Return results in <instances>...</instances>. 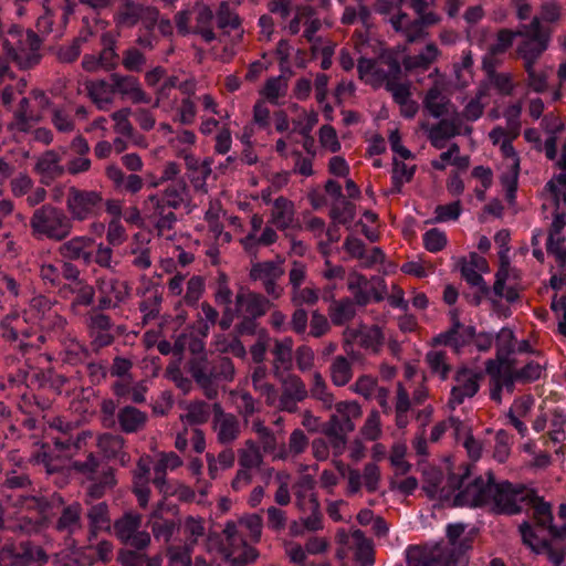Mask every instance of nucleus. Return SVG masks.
<instances>
[{"instance_id": "nucleus-63", "label": "nucleus", "mask_w": 566, "mask_h": 566, "mask_svg": "<svg viewBox=\"0 0 566 566\" xmlns=\"http://www.w3.org/2000/svg\"><path fill=\"white\" fill-rule=\"evenodd\" d=\"M329 216L335 223L344 226L349 224L355 218V207L345 199L334 201Z\"/></svg>"}, {"instance_id": "nucleus-41", "label": "nucleus", "mask_w": 566, "mask_h": 566, "mask_svg": "<svg viewBox=\"0 0 566 566\" xmlns=\"http://www.w3.org/2000/svg\"><path fill=\"white\" fill-rule=\"evenodd\" d=\"M193 12L196 14V25L192 29V33L199 34L203 41L210 43L216 39V34L212 29L213 12L209 6L197 2L193 6Z\"/></svg>"}, {"instance_id": "nucleus-25", "label": "nucleus", "mask_w": 566, "mask_h": 566, "mask_svg": "<svg viewBox=\"0 0 566 566\" xmlns=\"http://www.w3.org/2000/svg\"><path fill=\"white\" fill-rule=\"evenodd\" d=\"M524 509L532 511V517L539 530L546 531L553 537H562V532L553 524L551 504L544 502L533 490L530 492Z\"/></svg>"}, {"instance_id": "nucleus-42", "label": "nucleus", "mask_w": 566, "mask_h": 566, "mask_svg": "<svg viewBox=\"0 0 566 566\" xmlns=\"http://www.w3.org/2000/svg\"><path fill=\"white\" fill-rule=\"evenodd\" d=\"M565 426H566V413L559 409H554L553 411H551L549 417H548V426H547L548 440L553 443H563L566 439ZM555 453L557 455L566 454V446L560 444L555 450Z\"/></svg>"}, {"instance_id": "nucleus-10", "label": "nucleus", "mask_w": 566, "mask_h": 566, "mask_svg": "<svg viewBox=\"0 0 566 566\" xmlns=\"http://www.w3.org/2000/svg\"><path fill=\"white\" fill-rule=\"evenodd\" d=\"M283 262L280 258L272 261L254 262L249 272L251 281L260 282L265 294L272 300H279L284 294V287L279 284L284 275Z\"/></svg>"}, {"instance_id": "nucleus-40", "label": "nucleus", "mask_w": 566, "mask_h": 566, "mask_svg": "<svg viewBox=\"0 0 566 566\" xmlns=\"http://www.w3.org/2000/svg\"><path fill=\"white\" fill-rule=\"evenodd\" d=\"M310 446V440L302 429H294L287 441L286 447H281L273 455V460L286 461L295 459L303 454Z\"/></svg>"}, {"instance_id": "nucleus-54", "label": "nucleus", "mask_w": 566, "mask_h": 566, "mask_svg": "<svg viewBox=\"0 0 566 566\" xmlns=\"http://www.w3.org/2000/svg\"><path fill=\"white\" fill-rule=\"evenodd\" d=\"M151 532L156 539H163L165 543H168L172 537L176 523L171 520H164L159 516V510H155L148 521Z\"/></svg>"}, {"instance_id": "nucleus-3", "label": "nucleus", "mask_w": 566, "mask_h": 566, "mask_svg": "<svg viewBox=\"0 0 566 566\" xmlns=\"http://www.w3.org/2000/svg\"><path fill=\"white\" fill-rule=\"evenodd\" d=\"M464 532L462 524H451L447 528L448 545L412 546L407 551L408 566H453L458 558L457 539Z\"/></svg>"}, {"instance_id": "nucleus-59", "label": "nucleus", "mask_w": 566, "mask_h": 566, "mask_svg": "<svg viewBox=\"0 0 566 566\" xmlns=\"http://www.w3.org/2000/svg\"><path fill=\"white\" fill-rule=\"evenodd\" d=\"M356 314L355 302L349 298L340 300L329 308V317L334 325L340 326L350 321Z\"/></svg>"}, {"instance_id": "nucleus-16", "label": "nucleus", "mask_w": 566, "mask_h": 566, "mask_svg": "<svg viewBox=\"0 0 566 566\" xmlns=\"http://www.w3.org/2000/svg\"><path fill=\"white\" fill-rule=\"evenodd\" d=\"M95 289L98 293L101 310L115 308L124 303L129 295V287L125 281L108 275L97 276Z\"/></svg>"}, {"instance_id": "nucleus-6", "label": "nucleus", "mask_w": 566, "mask_h": 566, "mask_svg": "<svg viewBox=\"0 0 566 566\" xmlns=\"http://www.w3.org/2000/svg\"><path fill=\"white\" fill-rule=\"evenodd\" d=\"M186 275L178 272L167 281L168 296L180 297L175 303L176 319L179 324H184L188 317L187 312L182 308L184 304L193 306L201 298L205 291V280L202 276L193 275L186 283V292L181 297L185 290Z\"/></svg>"}, {"instance_id": "nucleus-21", "label": "nucleus", "mask_w": 566, "mask_h": 566, "mask_svg": "<svg viewBox=\"0 0 566 566\" xmlns=\"http://www.w3.org/2000/svg\"><path fill=\"white\" fill-rule=\"evenodd\" d=\"M447 116L428 129V139L437 149H442L447 140L452 137L469 135L472 132V127L462 123L459 116L453 114Z\"/></svg>"}, {"instance_id": "nucleus-36", "label": "nucleus", "mask_w": 566, "mask_h": 566, "mask_svg": "<svg viewBox=\"0 0 566 566\" xmlns=\"http://www.w3.org/2000/svg\"><path fill=\"white\" fill-rule=\"evenodd\" d=\"M106 177L112 181L115 189L132 195L139 192L144 187V180L139 175L125 172L115 164L105 169Z\"/></svg>"}, {"instance_id": "nucleus-61", "label": "nucleus", "mask_w": 566, "mask_h": 566, "mask_svg": "<svg viewBox=\"0 0 566 566\" xmlns=\"http://www.w3.org/2000/svg\"><path fill=\"white\" fill-rule=\"evenodd\" d=\"M266 378L268 369L263 365L256 366L251 374L253 388L264 395L266 397L268 403L271 405L272 399L275 397V388L266 380Z\"/></svg>"}, {"instance_id": "nucleus-7", "label": "nucleus", "mask_w": 566, "mask_h": 566, "mask_svg": "<svg viewBox=\"0 0 566 566\" xmlns=\"http://www.w3.org/2000/svg\"><path fill=\"white\" fill-rule=\"evenodd\" d=\"M518 36L524 40L517 46V54L525 65H534L543 52L547 49L549 34L539 23L538 17H534L528 24H522L517 29Z\"/></svg>"}, {"instance_id": "nucleus-45", "label": "nucleus", "mask_w": 566, "mask_h": 566, "mask_svg": "<svg viewBox=\"0 0 566 566\" xmlns=\"http://www.w3.org/2000/svg\"><path fill=\"white\" fill-rule=\"evenodd\" d=\"M190 373L197 384L203 389L205 396L208 399H213L218 390L213 384V370L208 369L206 360L197 359L191 361Z\"/></svg>"}, {"instance_id": "nucleus-64", "label": "nucleus", "mask_w": 566, "mask_h": 566, "mask_svg": "<svg viewBox=\"0 0 566 566\" xmlns=\"http://www.w3.org/2000/svg\"><path fill=\"white\" fill-rule=\"evenodd\" d=\"M287 91L286 81L281 77H271L265 82L261 94L272 104H279V99L284 97Z\"/></svg>"}, {"instance_id": "nucleus-49", "label": "nucleus", "mask_w": 566, "mask_h": 566, "mask_svg": "<svg viewBox=\"0 0 566 566\" xmlns=\"http://www.w3.org/2000/svg\"><path fill=\"white\" fill-rule=\"evenodd\" d=\"M38 120L39 117L30 111L29 99L23 97L14 112V117L10 126L19 132H28Z\"/></svg>"}, {"instance_id": "nucleus-12", "label": "nucleus", "mask_w": 566, "mask_h": 566, "mask_svg": "<svg viewBox=\"0 0 566 566\" xmlns=\"http://www.w3.org/2000/svg\"><path fill=\"white\" fill-rule=\"evenodd\" d=\"M347 287L354 296V302L358 305H366L371 300L381 301L387 294L386 284L380 277H373L371 281L353 271L347 277Z\"/></svg>"}, {"instance_id": "nucleus-14", "label": "nucleus", "mask_w": 566, "mask_h": 566, "mask_svg": "<svg viewBox=\"0 0 566 566\" xmlns=\"http://www.w3.org/2000/svg\"><path fill=\"white\" fill-rule=\"evenodd\" d=\"M143 209L158 235L170 239V231L178 220L175 213L176 209L164 205L157 195H149L143 202Z\"/></svg>"}, {"instance_id": "nucleus-23", "label": "nucleus", "mask_w": 566, "mask_h": 566, "mask_svg": "<svg viewBox=\"0 0 566 566\" xmlns=\"http://www.w3.org/2000/svg\"><path fill=\"white\" fill-rule=\"evenodd\" d=\"M344 339L346 343H357L366 352L378 355L385 344V334L378 325H361L357 328H346Z\"/></svg>"}, {"instance_id": "nucleus-2", "label": "nucleus", "mask_w": 566, "mask_h": 566, "mask_svg": "<svg viewBox=\"0 0 566 566\" xmlns=\"http://www.w3.org/2000/svg\"><path fill=\"white\" fill-rule=\"evenodd\" d=\"M29 226L32 235L39 240L61 242L73 232L72 219L52 203H43L36 208L30 217Z\"/></svg>"}, {"instance_id": "nucleus-48", "label": "nucleus", "mask_w": 566, "mask_h": 566, "mask_svg": "<svg viewBox=\"0 0 566 566\" xmlns=\"http://www.w3.org/2000/svg\"><path fill=\"white\" fill-rule=\"evenodd\" d=\"M353 375L352 361L347 357L338 355L333 358L329 365V377L335 386H346L352 380Z\"/></svg>"}, {"instance_id": "nucleus-38", "label": "nucleus", "mask_w": 566, "mask_h": 566, "mask_svg": "<svg viewBox=\"0 0 566 566\" xmlns=\"http://www.w3.org/2000/svg\"><path fill=\"white\" fill-rule=\"evenodd\" d=\"M119 428L125 433H136L145 429L148 415L134 406H125L117 412Z\"/></svg>"}, {"instance_id": "nucleus-17", "label": "nucleus", "mask_w": 566, "mask_h": 566, "mask_svg": "<svg viewBox=\"0 0 566 566\" xmlns=\"http://www.w3.org/2000/svg\"><path fill=\"white\" fill-rule=\"evenodd\" d=\"M347 474L348 481L345 489L347 496L360 494L363 489L367 493H375L381 483V471L376 462H367L361 471L355 468L349 470Z\"/></svg>"}, {"instance_id": "nucleus-29", "label": "nucleus", "mask_w": 566, "mask_h": 566, "mask_svg": "<svg viewBox=\"0 0 566 566\" xmlns=\"http://www.w3.org/2000/svg\"><path fill=\"white\" fill-rule=\"evenodd\" d=\"M268 223L281 231L297 228L300 224L296 219L294 203L283 196L275 198L272 202Z\"/></svg>"}, {"instance_id": "nucleus-44", "label": "nucleus", "mask_w": 566, "mask_h": 566, "mask_svg": "<svg viewBox=\"0 0 566 566\" xmlns=\"http://www.w3.org/2000/svg\"><path fill=\"white\" fill-rule=\"evenodd\" d=\"M125 440L119 434L104 433L97 438L98 449L107 458H116L122 464H126L129 460L128 454L124 451Z\"/></svg>"}, {"instance_id": "nucleus-43", "label": "nucleus", "mask_w": 566, "mask_h": 566, "mask_svg": "<svg viewBox=\"0 0 566 566\" xmlns=\"http://www.w3.org/2000/svg\"><path fill=\"white\" fill-rule=\"evenodd\" d=\"M224 543L222 544L221 552L224 557H231L234 554L241 553L248 545V538L239 530L234 522L226 524L223 530Z\"/></svg>"}, {"instance_id": "nucleus-57", "label": "nucleus", "mask_w": 566, "mask_h": 566, "mask_svg": "<svg viewBox=\"0 0 566 566\" xmlns=\"http://www.w3.org/2000/svg\"><path fill=\"white\" fill-rule=\"evenodd\" d=\"M235 524L250 542L258 543L260 541L263 521L259 514L243 516Z\"/></svg>"}, {"instance_id": "nucleus-11", "label": "nucleus", "mask_w": 566, "mask_h": 566, "mask_svg": "<svg viewBox=\"0 0 566 566\" xmlns=\"http://www.w3.org/2000/svg\"><path fill=\"white\" fill-rule=\"evenodd\" d=\"M531 489L509 482L493 484L490 505L499 513L515 514L524 509Z\"/></svg>"}, {"instance_id": "nucleus-35", "label": "nucleus", "mask_w": 566, "mask_h": 566, "mask_svg": "<svg viewBox=\"0 0 566 566\" xmlns=\"http://www.w3.org/2000/svg\"><path fill=\"white\" fill-rule=\"evenodd\" d=\"M293 345L294 342L291 337L274 339L271 353L273 355L272 368L276 377L292 369L294 357Z\"/></svg>"}, {"instance_id": "nucleus-20", "label": "nucleus", "mask_w": 566, "mask_h": 566, "mask_svg": "<svg viewBox=\"0 0 566 566\" xmlns=\"http://www.w3.org/2000/svg\"><path fill=\"white\" fill-rule=\"evenodd\" d=\"M502 153V175L501 184L505 190L509 201H513L517 188V178L520 172V158L514 150L511 139H504L500 146Z\"/></svg>"}, {"instance_id": "nucleus-31", "label": "nucleus", "mask_w": 566, "mask_h": 566, "mask_svg": "<svg viewBox=\"0 0 566 566\" xmlns=\"http://www.w3.org/2000/svg\"><path fill=\"white\" fill-rule=\"evenodd\" d=\"M83 507L80 502L64 505L55 522V530L66 536H73L83 530Z\"/></svg>"}, {"instance_id": "nucleus-26", "label": "nucleus", "mask_w": 566, "mask_h": 566, "mask_svg": "<svg viewBox=\"0 0 566 566\" xmlns=\"http://www.w3.org/2000/svg\"><path fill=\"white\" fill-rule=\"evenodd\" d=\"M61 161L62 156L53 149L46 150L35 158L33 171L40 177L42 185L49 186L64 175L65 167Z\"/></svg>"}, {"instance_id": "nucleus-53", "label": "nucleus", "mask_w": 566, "mask_h": 566, "mask_svg": "<svg viewBox=\"0 0 566 566\" xmlns=\"http://www.w3.org/2000/svg\"><path fill=\"white\" fill-rule=\"evenodd\" d=\"M392 188L391 192L399 193L405 184L409 182L416 171L415 165H408L397 157L394 158L392 163Z\"/></svg>"}, {"instance_id": "nucleus-34", "label": "nucleus", "mask_w": 566, "mask_h": 566, "mask_svg": "<svg viewBox=\"0 0 566 566\" xmlns=\"http://www.w3.org/2000/svg\"><path fill=\"white\" fill-rule=\"evenodd\" d=\"M155 195L164 205L176 210L190 201V188L184 178L165 185L164 189Z\"/></svg>"}, {"instance_id": "nucleus-52", "label": "nucleus", "mask_w": 566, "mask_h": 566, "mask_svg": "<svg viewBox=\"0 0 566 566\" xmlns=\"http://www.w3.org/2000/svg\"><path fill=\"white\" fill-rule=\"evenodd\" d=\"M515 352L514 333L509 327H503L496 336V359L497 363H511L509 356Z\"/></svg>"}, {"instance_id": "nucleus-56", "label": "nucleus", "mask_w": 566, "mask_h": 566, "mask_svg": "<svg viewBox=\"0 0 566 566\" xmlns=\"http://www.w3.org/2000/svg\"><path fill=\"white\" fill-rule=\"evenodd\" d=\"M510 266L507 263H502L501 268L496 272L493 291L499 297H504L509 302H513L517 298L518 294L513 286H506V282L510 279Z\"/></svg>"}, {"instance_id": "nucleus-5", "label": "nucleus", "mask_w": 566, "mask_h": 566, "mask_svg": "<svg viewBox=\"0 0 566 566\" xmlns=\"http://www.w3.org/2000/svg\"><path fill=\"white\" fill-rule=\"evenodd\" d=\"M494 479L491 473L485 478L479 476L470 480L469 470L463 469V473H453L449 478V485L453 490H459L454 496V504L459 506H481L490 504Z\"/></svg>"}, {"instance_id": "nucleus-46", "label": "nucleus", "mask_w": 566, "mask_h": 566, "mask_svg": "<svg viewBox=\"0 0 566 566\" xmlns=\"http://www.w3.org/2000/svg\"><path fill=\"white\" fill-rule=\"evenodd\" d=\"M263 454L256 441L248 439L243 447L238 450L239 467L258 470L263 463Z\"/></svg>"}, {"instance_id": "nucleus-39", "label": "nucleus", "mask_w": 566, "mask_h": 566, "mask_svg": "<svg viewBox=\"0 0 566 566\" xmlns=\"http://www.w3.org/2000/svg\"><path fill=\"white\" fill-rule=\"evenodd\" d=\"M394 30L406 38L407 42L413 43L421 40L426 32L421 28V21L411 19L408 14L399 12L389 19Z\"/></svg>"}, {"instance_id": "nucleus-30", "label": "nucleus", "mask_w": 566, "mask_h": 566, "mask_svg": "<svg viewBox=\"0 0 566 566\" xmlns=\"http://www.w3.org/2000/svg\"><path fill=\"white\" fill-rule=\"evenodd\" d=\"M549 286L554 291L551 308L558 319V332L566 337V275L558 273L552 275Z\"/></svg>"}, {"instance_id": "nucleus-22", "label": "nucleus", "mask_w": 566, "mask_h": 566, "mask_svg": "<svg viewBox=\"0 0 566 566\" xmlns=\"http://www.w3.org/2000/svg\"><path fill=\"white\" fill-rule=\"evenodd\" d=\"M213 418L211 422L212 431L220 444H232L241 434V424L238 417L226 412L219 403H214Z\"/></svg>"}, {"instance_id": "nucleus-32", "label": "nucleus", "mask_w": 566, "mask_h": 566, "mask_svg": "<svg viewBox=\"0 0 566 566\" xmlns=\"http://www.w3.org/2000/svg\"><path fill=\"white\" fill-rule=\"evenodd\" d=\"M93 244V240L86 235H77L63 242L59 249V254L69 261L82 260L88 264L92 261V253L90 248Z\"/></svg>"}, {"instance_id": "nucleus-18", "label": "nucleus", "mask_w": 566, "mask_h": 566, "mask_svg": "<svg viewBox=\"0 0 566 566\" xmlns=\"http://www.w3.org/2000/svg\"><path fill=\"white\" fill-rule=\"evenodd\" d=\"M422 104L424 109L434 118L453 113L454 107L450 99L449 83L444 77L437 76L426 92Z\"/></svg>"}, {"instance_id": "nucleus-9", "label": "nucleus", "mask_w": 566, "mask_h": 566, "mask_svg": "<svg viewBox=\"0 0 566 566\" xmlns=\"http://www.w3.org/2000/svg\"><path fill=\"white\" fill-rule=\"evenodd\" d=\"M143 516L129 511L117 518L114 524L115 536L125 545L142 551L149 546L151 538L147 531L140 530Z\"/></svg>"}, {"instance_id": "nucleus-55", "label": "nucleus", "mask_w": 566, "mask_h": 566, "mask_svg": "<svg viewBox=\"0 0 566 566\" xmlns=\"http://www.w3.org/2000/svg\"><path fill=\"white\" fill-rule=\"evenodd\" d=\"M440 54L439 49L434 43H429L426 45L423 51L415 56H407L403 59V65L406 69H427L431 63H433Z\"/></svg>"}, {"instance_id": "nucleus-62", "label": "nucleus", "mask_w": 566, "mask_h": 566, "mask_svg": "<svg viewBox=\"0 0 566 566\" xmlns=\"http://www.w3.org/2000/svg\"><path fill=\"white\" fill-rule=\"evenodd\" d=\"M359 433L363 437V439L367 441H376L381 437L382 424L380 420V415L377 410H371L368 413L364 424L359 430Z\"/></svg>"}, {"instance_id": "nucleus-4", "label": "nucleus", "mask_w": 566, "mask_h": 566, "mask_svg": "<svg viewBox=\"0 0 566 566\" xmlns=\"http://www.w3.org/2000/svg\"><path fill=\"white\" fill-rule=\"evenodd\" d=\"M405 46L384 50L377 59H359L357 63L358 76L373 87L387 86L388 82L398 80L401 73L398 52H405Z\"/></svg>"}, {"instance_id": "nucleus-60", "label": "nucleus", "mask_w": 566, "mask_h": 566, "mask_svg": "<svg viewBox=\"0 0 566 566\" xmlns=\"http://www.w3.org/2000/svg\"><path fill=\"white\" fill-rule=\"evenodd\" d=\"M197 142V136L188 129L178 130L171 136L167 143L174 149L177 157L191 151Z\"/></svg>"}, {"instance_id": "nucleus-50", "label": "nucleus", "mask_w": 566, "mask_h": 566, "mask_svg": "<svg viewBox=\"0 0 566 566\" xmlns=\"http://www.w3.org/2000/svg\"><path fill=\"white\" fill-rule=\"evenodd\" d=\"M472 336L471 328H464L459 322L453 324V327L444 334L439 335L436 340L459 350L467 339Z\"/></svg>"}, {"instance_id": "nucleus-58", "label": "nucleus", "mask_w": 566, "mask_h": 566, "mask_svg": "<svg viewBox=\"0 0 566 566\" xmlns=\"http://www.w3.org/2000/svg\"><path fill=\"white\" fill-rule=\"evenodd\" d=\"M210 406L205 401H192L185 407V412L180 416L181 421L190 424L205 423L210 417Z\"/></svg>"}, {"instance_id": "nucleus-13", "label": "nucleus", "mask_w": 566, "mask_h": 566, "mask_svg": "<svg viewBox=\"0 0 566 566\" xmlns=\"http://www.w3.org/2000/svg\"><path fill=\"white\" fill-rule=\"evenodd\" d=\"M485 371L490 376V396L494 401H502L503 391L513 392L518 379L515 377L512 363H497L489 359L485 363Z\"/></svg>"}, {"instance_id": "nucleus-51", "label": "nucleus", "mask_w": 566, "mask_h": 566, "mask_svg": "<svg viewBox=\"0 0 566 566\" xmlns=\"http://www.w3.org/2000/svg\"><path fill=\"white\" fill-rule=\"evenodd\" d=\"M181 530L185 536L186 546L191 549L199 538L206 534L205 523L202 518L187 516L181 523Z\"/></svg>"}, {"instance_id": "nucleus-8", "label": "nucleus", "mask_w": 566, "mask_h": 566, "mask_svg": "<svg viewBox=\"0 0 566 566\" xmlns=\"http://www.w3.org/2000/svg\"><path fill=\"white\" fill-rule=\"evenodd\" d=\"M102 195L94 190H81L75 187L69 189L66 196L67 216L74 221L83 222L98 214L102 206Z\"/></svg>"}, {"instance_id": "nucleus-33", "label": "nucleus", "mask_w": 566, "mask_h": 566, "mask_svg": "<svg viewBox=\"0 0 566 566\" xmlns=\"http://www.w3.org/2000/svg\"><path fill=\"white\" fill-rule=\"evenodd\" d=\"M86 505H88L86 512V518L88 523L90 538L96 537L99 532L109 531L112 527L109 506L106 502H98L91 504L85 499Z\"/></svg>"}, {"instance_id": "nucleus-47", "label": "nucleus", "mask_w": 566, "mask_h": 566, "mask_svg": "<svg viewBox=\"0 0 566 566\" xmlns=\"http://www.w3.org/2000/svg\"><path fill=\"white\" fill-rule=\"evenodd\" d=\"M308 395L321 402L324 409H332L335 405V397L328 389L327 382L319 371H313Z\"/></svg>"}, {"instance_id": "nucleus-24", "label": "nucleus", "mask_w": 566, "mask_h": 566, "mask_svg": "<svg viewBox=\"0 0 566 566\" xmlns=\"http://www.w3.org/2000/svg\"><path fill=\"white\" fill-rule=\"evenodd\" d=\"M308 390L304 381L296 375H289L282 380V394L277 408L293 413L297 410V403L306 399Z\"/></svg>"}, {"instance_id": "nucleus-27", "label": "nucleus", "mask_w": 566, "mask_h": 566, "mask_svg": "<svg viewBox=\"0 0 566 566\" xmlns=\"http://www.w3.org/2000/svg\"><path fill=\"white\" fill-rule=\"evenodd\" d=\"M111 81L113 83L114 94L117 93L122 95L133 104H148L151 102L150 95L144 91L137 77L113 73Z\"/></svg>"}, {"instance_id": "nucleus-15", "label": "nucleus", "mask_w": 566, "mask_h": 566, "mask_svg": "<svg viewBox=\"0 0 566 566\" xmlns=\"http://www.w3.org/2000/svg\"><path fill=\"white\" fill-rule=\"evenodd\" d=\"M483 378L481 371L471 368H459L453 376V386L449 398V407L455 409L467 398H472L480 389V381Z\"/></svg>"}, {"instance_id": "nucleus-37", "label": "nucleus", "mask_w": 566, "mask_h": 566, "mask_svg": "<svg viewBox=\"0 0 566 566\" xmlns=\"http://www.w3.org/2000/svg\"><path fill=\"white\" fill-rule=\"evenodd\" d=\"M85 90L91 101L99 111H108L114 103L113 83L108 84L104 80L86 81Z\"/></svg>"}, {"instance_id": "nucleus-19", "label": "nucleus", "mask_w": 566, "mask_h": 566, "mask_svg": "<svg viewBox=\"0 0 566 566\" xmlns=\"http://www.w3.org/2000/svg\"><path fill=\"white\" fill-rule=\"evenodd\" d=\"M158 10L154 7H145L133 0H124L114 20L118 27L132 28L142 21L147 28H151L158 21Z\"/></svg>"}, {"instance_id": "nucleus-1", "label": "nucleus", "mask_w": 566, "mask_h": 566, "mask_svg": "<svg viewBox=\"0 0 566 566\" xmlns=\"http://www.w3.org/2000/svg\"><path fill=\"white\" fill-rule=\"evenodd\" d=\"M559 172L554 174L542 192V208L545 218H552L546 249L555 258L557 268L566 275V238L562 233L566 226V140L560 157L556 161Z\"/></svg>"}, {"instance_id": "nucleus-28", "label": "nucleus", "mask_w": 566, "mask_h": 566, "mask_svg": "<svg viewBox=\"0 0 566 566\" xmlns=\"http://www.w3.org/2000/svg\"><path fill=\"white\" fill-rule=\"evenodd\" d=\"M271 300L261 293L240 291L235 296L237 312L250 318H259L272 307Z\"/></svg>"}]
</instances>
